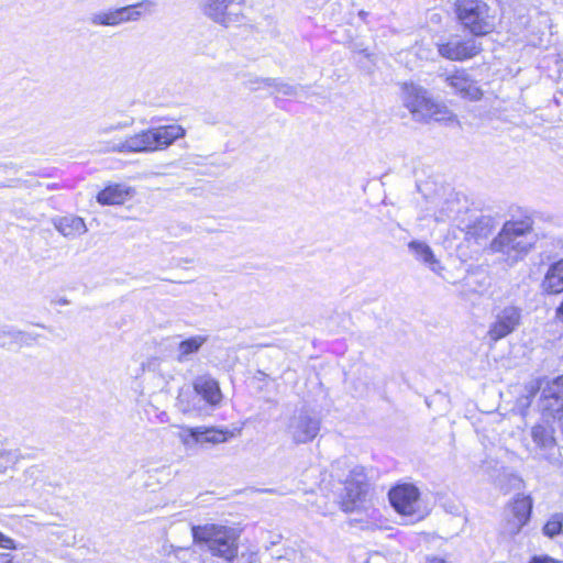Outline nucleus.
<instances>
[{"label": "nucleus", "instance_id": "obj_38", "mask_svg": "<svg viewBox=\"0 0 563 563\" xmlns=\"http://www.w3.org/2000/svg\"><path fill=\"white\" fill-rule=\"evenodd\" d=\"M58 305L67 306L69 305V301L66 298H60L57 301Z\"/></svg>", "mask_w": 563, "mask_h": 563}, {"label": "nucleus", "instance_id": "obj_8", "mask_svg": "<svg viewBox=\"0 0 563 563\" xmlns=\"http://www.w3.org/2000/svg\"><path fill=\"white\" fill-rule=\"evenodd\" d=\"M522 313L519 307L507 305L499 308L489 324L487 336L492 342H498L515 332L521 324Z\"/></svg>", "mask_w": 563, "mask_h": 563}, {"label": "nucleus", "instance_id": "obj_18", "mask_svg": "<svg viewBox=\"0 0 563 563\" xmlns=\"http://www.w3.org/2000/svg\"><path fill=\"white\" fill-rule=\"evenodd\" d=\"M55 229L67 239H75L87 232L82 218L77 216H65L53 221Z\"/></svg>", "mask_w": 563, "mask_h": 563}, {"label": "nucleus", "instance_id": "obj_17", "mask_svg": "<svg viewBox=\"0 0 563 563\" xmlns=\"http://www.w3.org/2000/svg\"><path fill=\"white\" fill-rule=\"evenodd\" d=\"M408 249L418 262L426 265L432 272L441 274L443 267L426 242L411 241L408 243Z\"/></svg>", "mask_w": 563, "mask_h": 563}, {"label": "nucleus", "instance_id": "obj_14", "mask_svg": "<svg viewBox=\"0 0 563 563\" xmlns=\"http://www.w3.org/2000/svg\"><path fill=\"white\" fill-rule=\"evenodd\" d=\"M445 82L462 98L470 101H477L483 97V91L476 81L463 69L456 70L452 75H446Z\"/></svg>", "mask_w": 563, "mask_h": 563}, {"label": "nucleus", "instance_id": "obj_4", "mask_svg": "<svg viewBox=\"0 0 563 563\" xmlns=\"http://www.w3.org/2000/svg\"><path fill=\"white\" fill-rule=\"evenodd\" d=\"M531 228L525 222H507L490 242L489 250L499 253L510 264L516 263L532 247Z\"/></svg>", "mask_w": 563, "mask_h": 563}, {"label": "nucleus", "instance_id": "obj_9", "mask_svg": "<svg viewBox=\"0 0 563 563\" xmlns=\"http://www.w3.org/2000/svg\"><path fill=\"white\" fill-rule=\"evenodd\" d=\"M344 484L346 493L342 500V509L345 512H352L364 500L367 493L368 484L365 468L360 465L352 466Z\"/></svg>", "mask_w": 563, "mask_h": 563}, {"label": "nucleus", "instance_id": "obj_33", "mask_svg": "<svg viewBox=\"0 0 563 563\" xmlns=\"http://www.w3.org/2000/svg\"><path fill=\"white\" fill-rule=\"evenodd\" d=\"M529 563H559L550 556H534Z\"/></svg>", "mask_w": 563, "mask_h": 563}, {"label": "nucleus", "instance_id": "obj_13", "mask_svg": "<svg viewBox=\"0 0 563 563\" xmlns=\"http://www.w3.org/2000/svg\"><path fill=\"white\" fill-rule=\"evenodd\" d=\"M540 409L544 418L555 417L563 410V376L547 382L541 387Z\"/></svg>", "mask_w": 563, "mask_h": 563}, {"label": "nucleus", "instance_id": "obj_30", "mask_svg": "<svg viewBox=\"0 0 563 563\" xmlns=\"http://www.w3.org/2000/svg\"><path fill=\"white\" fill-rule=\"evenodd\" d=\"M16 455L10 451L0 450V472H3L8 466L14 463Z\"/></svg>", "mask_w": 563, "mask_h": 563}, {"label": "nucleus", "instance_id": "obj_2", "mask_svg": "<svg viewBox=\"0 0 563 563\" xmlns=\"http://www.w3.org/2000/svg\"><path fill=\"white\" fill-rule=\"evenodd\" d=\"M195 543L205 545L214 556L232 561L238 555L240 530L224 525L206 523L191 528Z\"/></svg>", "mask_w": 563, "mask_h": 563}, {"label": "nucleus", "instance_id": "obj_29", "mask_svg": "<svg viewBox=\"0 0 563 563\" xmlns=\"http://www.w3.org/2000/svg\"><path fill=\"white\" fill-rule=\"evenodd\" d=\"M543 533L549 538L563 533V514L552 515L543 527Z\"/></svg>", "mask_w": 563, "mask_h": 563}, {"label": "nucleus", "instance_id": "obj_40", "mask_svg": "<svg viewBox=\"0 0 563 563\" xmlns=\"http://www.w3.org/2000/svg\"><path fill=\"white\" fill-rule=\"evenodd\" d=\"M362 53H364V54H365V56H367V57L369 56V54L367 53V51H366V49L362 51Z\"/></svg>", "mask_w": 563, "mask_h": 563}, {"label": "nucleus", "instance_id": "obj_34", "mask_svg": "<svg viewBox=\"0 0 563 563\" xmlns=\"http://www.w3.org/2000/svg\"><path fill=\"white\" fill-rule=\"evenodd\" d=\"M12 545H13V541L10 538L0 533V547L3 549H10V548H12Z\"/></svg>", "mask_w": 563, "mask_h": 563}, {"label": "nucleus", "instance_id": "obj_11", "mask_svg": "<svg viewBox=\"0 0 563 563\" xmlns=\"http://www.w3.org/2000/svg\"><path fill=\"white\" fill-rule=\"evenodd\" d=\"M202 13L225 27L241 21L240 5L235 0H201Z\"/></svg>", "mask_w": 563, "mask_h": 563}, {"label": "nucleus", "instance_id": "obj_20", "mask_svg": "<svg viewBox=\"0 0 563 563\" xmlns=\"http://www.w3.org/2000/svg\"><path fill=\"white\" fill-rule=\"evenodd\" d=\"M531 438L540 450H551L556 445L554 429L551 426L538 423L531 429Z\"/></svg>", "mask_w": 563, "mask_h": 563}, {"label": "nucleus", "instance_id": "obj_37", "mask_svg": "<svg viewBox=\"0 0 563 563\" xmlns=\"http://www.w3.org/2000/svg\"><path fill=\"white\" fill-rule=\"evenodd\" d=\"M342 464L345 465V462L338 461L335 464H333L332 472H336Z\"/></svg>", "mask_w": 563, "mask_h": 563}, {"label": "nucleus", "instance_id": "obj_22", "mask_svg": "<svg viewBox=\"0 0 563 563\" xmlns=\"http://www.w3.org/2000/svg\"><path fill=\"white\" fill-rule=\"evenodd\" d=\"M531 510L532 499L529 496L517 495L510 504L507 514L528 521Z\"/></svg>", "mask_w": 563, "mask_h": 563}, {"label": "nucleus", "instance_id": "obj_28", "mask_svg": "<svg viewBox=\"0 0 563 563\" xmlns=\"http://www.w3.org/2000/svg\"><path fill=\"white\" fill-rule=\"evenodd\" d=\"M527 522V520L519 519L507 514L501 527V533L504 536L512 538L521 531L522 527Z\"/></svg>", "mask_w": 563, "mask_h": 563}, {"label": "nucleus", "instance_id": "obj_6", "mask_svg": "<svg viewBox=\"0 0 563 563\" xmlns=\"http://www.w3.org/2000/svg\"><path fill=\"white\" fill-rule=\"evenodd\" d=\"M155 7L156 3L153 0H142L125 7L99 10L89 15L88 23L95 27H117L124 23L137 22L144 14L153 13Z\"/></svg>", "mask_w": 563, "mask_h": 563}, {"label": "nucleus", "instance_id": "obj_12", "mask_svg": "<svg viewBox=\"0 0 563 563\" xmlns=\"http://www.w3.org/2000/svg\"><path fill=\"white\" fill-rule=\"evenodd\" d=\"M438 53L449 60L462 62L473 58L482 51L481 44L472 37L453 36L446 42L437 43Z\"/></svg>", "mask_w": 563, "mask_h": 563}, {"label": "nucleus", "instance_id": "obj_1", "mask_svg": "<svg viewBox=\"0 0 563 563\" xmlns=\"http://www.w3.org/2000/svg\"><path fill=\"white\" fill-rule=\"evenodd\" d=\"M184 136L185 129L180 125L157 126L128 135L124 140L115 143L111 151L118 153H152L167 148L176 140Z\"/></svg>", "mask_w": 563, "mask_h": 563}, {"label": "nucleus", "instance_id": "obj_39", "mask_svg": "<svg viewBox=\"0 0 563 563\" xmlns=\"http://www.w3.org/2000/svg\"><path fill=\"white\" fill-rule=\"evenodd\" d=\"M559 427H560V429H561V431L563 433V413L559 418Z\"/></svg>", "mask_w": 563, "mask_h": 563}, {"label": "nucleus", "instance_id": "obj_31", "mask_svg": "<svg viewBox=\"0 0 563 563\" xmlns=\"http://www.w3.org/2000/svg\"><path fill=\"white\" fill-rule=\"evenodd\" d=\"M132 124H133V120L122 121V122H118V123L111 124V125H104V126L100 128V133L108 134L113 131L126 129V128L131 126Z\"/></svg>", "mask_w": 563, "mask_h": 563}, {"label": "nucleus", "instance_id": "obj_21", "mask_svg": "<svg viewBox=\"0 0 563 563\" xmlns=\"http://www.w3.org/2000/svg\"><path fill=\"white\" fill-rule=\"evenodd\" d=\"M129 196V190L122 185H112L106 187L97 196V201L101 205H121Z\"/></svg>", "mask_w": 563, "mask_h": 563}, {"label": "nucleus", "instance_id": "obj_24", "mask_svg": "<svg viewBox=\"0 0 563 563\" xmlns=\"http://www.w3.org/2000/svg\"><path fill=\"white\" fill-rule=\"evenodd\" d=\"M201 428V445L205 443L210 444H220L227 442L229 439L234 437V433L227 429H218V428Z\"/></svg>", "mask_w": 563, "mask_h": 563}, {"label": "nucleus", "instance_id": "obj_15", "mask_svg": "<svg viewBox=\"0 0 563 563\" xmlns=\"http://www.w3.org/2000/svg\"><path fill=\"white\" fill-rule=\"evenodd\" d=\"M194 390L210 406L217 407L222 401V393L217 379L209 374L197 376L192 382Z\"/></svg>", "mask_w": 563, "mask_h": 563}, {"label": "nucleus", "instance_id": "obj_7", "mask_svg": "<svg viewBox=\"0 0 563 563\" xmlns=\"http://www.w3.org/2000/svg\"><path fill=\"white\" fill-rule=\"evenodd\" d=\"M320 427V419L311 410L300 408L288 418L285 431L294 443L303 444L317 438Z\"/></svg>", "mask_w": 563, "mask_h": 563}, {"label": "nucleus", "instance_id": "obj_32", "mask_svg": "<svg viewBox=\"0 0 563 563\" xmlns=\"http://www.w3.org/2000/svg\"><path fill=\"white\" fill-rule=\"evenodd\" d=\"M183 560L184 563H200L199 555L194 550L190 549L183 551Z\"/></svg>", "mask_w": 563, "mask_h": 563}, {"label": "nucleus", "instance_id": "obj_19", "mask_svg": "<svg viewBox=\"0 0 563 563\" xmlns=\"http://www.w3.org/2000/svg\"><path fill=\"white\" fill-rule=\"evenodd\" d=\"M542 288L549 294L563 291V260L550 266L542 282Z\"/></svg>", "mask_w": 563, "mask_h": 563}, {"label": "nucleus", "instance_id": "obj_16", "mask_svg": "<svg viewBox=\"0 0 563 563\" xmlns=\"http://www.w3.org/2000/svg\"><path fill=\"white\" fill-rule=\"evenodd\" d=\"M34 338L12 325L0 327V347L18 351L23 346H31Z\"/></svg>", "mask_w": 563, "mask_h": 563}, {"label": "nucleus", "instance_id": "obj_27", "mask_svg": "<svg viewBox=\"0 0 563 563\" xmlns=\"http://www.w3.org/2000/svg\"><path fill=\"white\" fill-rule=\"evenodd\" d=\"M201 428L183 427L178 433V439L187 449H194L197 444H201Z\"/></svg>", "mask_w": 563, "mask_h": 563}, {"label": "nucleus", "instance_id": "obj_10", "mask_svg": "<svg viewBox=\"0 0 563 563\" xmlns=\"http://www.w3.org/2000/svg\"><path fill=\"white\" fill-rule=\"evenodd\" d=\"M420 493L415 485L402 484L389 492V500L395 510L406 517H416L417 520L423 516L420 514Z\"/></svg>", "mask_w": 563, "mask_h": 563}, {"label": "nucleus", "instance_id": "obj_25", "mask_svg": "<svg viewBox=\"0 0 563 563\" xmlns=\"http://www.w3.org/2000/svg\"><path fill=\"white\" fill-rule=\"evenodd\" d=\"M254 84H257L258 88H274L276 92L282 93L284 96L297 95V87L288 82L278 81L274 78H256Z\"/></svg>", "mask_w": 563, "mask_h": 563}, {"label": "nucleus", "instance_id": "obj_26", "mask_svg": "<svg viewBox=\"0 0 563 563\" xmlns=\"http://www.w3.org/2000/svg\"><path fill=\"white\" fill-rule=\"evenodd\" d=\"M493 232L490 218L482 217L467 230V235L476 241L487 239Z\"/></svg>", "mask_w": 563, "mask_h": 563}, {"label": "nucleus", "instance_id": "obj_3", "mask_svg": "<svg viewBox=\"0 0 563 563\" xmlns=\"http://www.w3.org/2000/svg\"><path fill=\"white\" fill-rule=\"evenodd\" d=\"M402 102L413 120L419 122L451 121L455 118L445 104L433 101L424 88L412 82L402 85Z\"/></svg>", "mask_w": 563, "mask_h": 563}, {"label": "nucleus", "instance_id": "obj_23", "mask_svg": "<svg viewBox=\"0 0 563 563\" xmlns=\"http://www.w3.org/2000/svg\"><path fill=\"white\" fill-rule=\"evenodd\" d=\"M206 341L207 336L202 335L191 336L185 341H181L178 344V362L187 361L191 354L197 353L199 351V349L203 345V343H206Z\"/></svg>", "mask_w": 563, "mask_h": 563}, {"label": "nucleus", "instance_id": "obj_35", "mask_svg": "<svg viewBox=\"0 0 563 563\" xmlns=\"http://www.w3.org/2000/svg\"><path fill=\"white\" fill-rule=\"evenodd\" d=\"M0 563H13V556L9 552H0Z\"/></svg>", "mask_w": 563, "mask_h": 563}, {"label": "nucleus", "instance_id": "obj_36", "mask_svg": "<svg viewBox=\"0 0 563 563\" xmlns=\"http://www.w3.org/2000/svg\"><path fill=\"white\" fill-rule=\"evenodd\" d=\"M556 318L563 322V302L560 305V307L556 309Z\"/></svg>", "mask_w": 563, "mask_h": 563}, {"label": "nucleus", "instance_id": "obj_5", "mask_svg": "<svg viewBox=\"0 0 563 563\" xmlns=\"http://www.w3.org/2000/svg\"><path fill=\"white\" fill-rule=\"evenodd\" d=\"M454 13L474 36L487 35L496 27V10L484 0H455Z\"/></svg>", "mask_w": 563, "mask_h": 563}]
</instances>
